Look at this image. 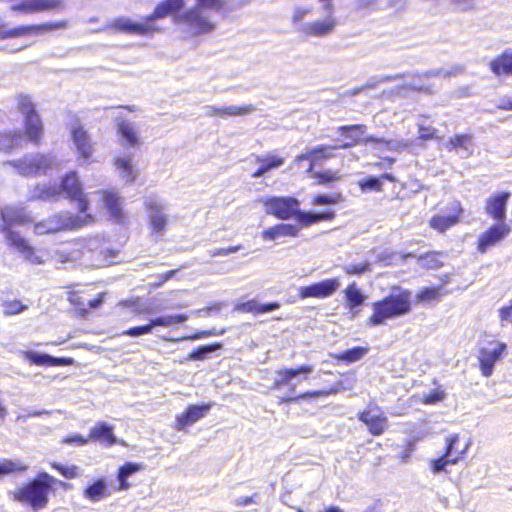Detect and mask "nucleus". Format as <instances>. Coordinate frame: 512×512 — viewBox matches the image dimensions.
Instances as JSON below:
<instances>
[{"instance_id":"38","label":"nucleus","mask_w":512,"mask_h":512,"mask_svg":"<svg viewBox=\"0 0 512 512\" xmlns=\"http://www.w3.org/2000/svg\"><path fill=\"white\" fill-rule=\"evenodd\" d=\"M280 307L278 302L259 304L256 300L251 299L235 306L234 310L240 313H251L253 315L263 314L276 310Z\"/></svg>"},{"instance_id":"12","label":"nucleus","mask_w":512,"mask_h":512,"mask_svg":"<svg viewBox=\"0 0 512 512\" xmlns=\"http://www.w3.org/2000/svg\"><path fill=\"white\" fill-rule=\"evenodd\" d=\"M66 27L67 21L65 20L43 22L39 24L19 25L0 32V39L18 38L23 36H37L52 32L54 30L64 29Z\"/></svg>"},{"instance_id":"26","label":"nucleus","mask_w":512,"mask_h":512,"mask_svg":"<svg viewBox=\"0 0 512 512\" xmlns=\"http://www.w3.org/2000/svg\"><path fill=\"white\" fill-rule=\"evenodd\" d=\"M211 407V404L189 405L182 414L176 417L173 425L174 429L177 431L186 430L188 426L202 419Z\"/></svg>"},{"instance_id":"32","label":"nucleus","mask_w":512,"mask_h":512,"mask_svg":"<svg viewBox=\"0 0 512 512\" xmlns=\"http://www.w3.org/2000/svg\"><path fill=\"white\" fill-rule=\"evenodd\" d=\"M104 299L105 293H99L86 304L77 292H71L69 294V301L74 308L76 316L80 318H86L91 310L99 308L104 302Z\"/></svg>"},{"instance_id":"51","label":"nucleus","mask_w":512,"mask_h":512,"mask_svg":"<svg viewBox=\"0 0 512 512\" xmlns=\"http://www.w3.org/2000/svg\"><path fill=\"white\" fill-rule=\"evenodd\" d=\"M50 466L67 479H74L79 476V469L76 465H63L58 462H52Z\"/></svg>"},{"instance_id":"29","label":"nucleus","mask_w":512,"mask_h":512,"mask_svg":"<svg viewBox=\"0 0 512 512\" xmlns=\"http://www.w3.org/2000/svg\"><path fill=\"white\" fill-rule=\"evenodd\" d=\"M254 161L258 164V168L251 173V176L253 178H260L266 173L283 166L285 158L275 152H272L266 155H255Z\"/></svg>"},{"instance_id":"7","label":"nucleus","mask_w":512,"mask_h":512,"mask_svg":"<svg viewBox=\"0 0 512 512\" xmlns=\"http://www.w3.org/2000/svg\"><path fill=\"white\" fill-rule=\"evenodd\" d=\"M94 214H73L56 212L47 218L37 221L33 225L35 235L56 234L60 232L76 231L95 223Z\"/></svg>"},{"instance_id":"36","label":"nucleus","mask_w":512,"mask_h":512,"mask_svg":"<svg viewBox=\"0 0 512 512\" xmlns=\"http://www.w3.org/2000/svg\"><path fill=\"white\" fill-rule=\"evenodd\" d=\"M117 133L120 137L121 144L125 147H137L140 145V138L135 127L125 121L121 120L117 123Z\"/></svg>"},{"instance_id":"9","label":"nucleus","mask_w":512,"mask_h":512,"mask_svg":"<svg viewBox=\"0 0 512 512\" xmlns=\"http://www.w3.org/2000/svg\"><path fill=\"white\" fill-rule=\"evenodd\" d=\"M367 130L365 124H351L338 127L337 132L344 137V140L334 145L336 149H351L358 144L367 145L369 143L388 145V141L375 136H364Z\"/></svg>"},{"instance_id":"50","label":"nucleus","mask_w":512,"mask_h":512,"mask_svg":"<svg viewBox=\"0 0 512 512\" xmlns=\"http://www.w3.org/2000/svg\"><path fill=\"white\" fill-rule=\"evenodd\" d=\"M442 296L440 287H424L417 293L418 301H435L439 300Z\"/></svg>"},{"instance_id":"41","label":"nucleus","mask_w":512,"mask_h":512,"mask_svg":"<svg viewBox=\"0 0 512 512\" xmlns=\"http://www.w3.org/2000/svg\"><path fill=\"white\" fill-rule=\"evenodd\" d=\"M442 253L439 251H429L418 256L419 265L426 270H435L441 268L444 263L441 260Z\"/></svg>"},{"instance_id":"16","label":"nucleus","mask_w":512,"mask_h":512,"mask_svg":"<svg viewBox=\"0 0 512 512\" xmlns=\"http://www.w3.org/2000/svg\"><path fill=\"white\" fill-rule=\"evenodd\" d=\"M511 233V227L505 222H497L483 231L476 241V249L479 253H486L491 247L496 246Z\"/></svg>"},{"instance_id":"6","label":"nucleus","mask_w":512,"mask_h":512,"mask_svg":"<svg viewBox=\"0 0 512 512\" xmlns=\"http://www.w3.org/2000/svg\"><path fill=\"white\" fill-rule=\"evenodd\" d=\"M75 204L79 214H93L91 212L88 194L84 191L83 184L75 171H69L61 178L59 189L53 186L42 187L36 197L42 200L57 198L59 193Z\"/></svg>"},{"instance_id":"5","label":"nucleus","mask_w":512,"mask_h":512,"mask_svg":"<svg viewBox=\"0 0 512 512\" xmlns=\"http://www.w3.org/2000/svg\"><path fill=\"white\" fill-rule=\"evenodd\" d=\"M56 482L57 480L47 472H39L34 478L15 488L11 492V499L31 508L34 512L42 510L49 504Z\"/></svg>"},{"instance_id":"28","label":"nucleus","mask_w":512,"mask_h":512,"mask_svg":"<svg viewBox=\"0 0 512 512\" xmlns=\"http://www.w3.org/2000/svg\"><path fill=\"white\" fill-rule=\"evenodd\" d=\"M336 25L335 17L332 13L328 12L325 19L306 23L302 28V32L305 36L324 37L332 33Z\"/></svg>"},{"instance_id":"56","label":"nucleus","mask_w":512,"mask_h":512,"mask_svg":"<svg viewBox=\"0 0 512 512\" xmlns=\"http://www.w3.org/2000/svg\"><path fill=\"white\" fill-rule=\"evenodd\" d=\"M255 108L252 104L242 106H228L225 107V117L244 116L253 111Z\"/></svg>"},{"instance_id":"52","label":"nucleus","mask_w":512,"mask_h":512,"mask_svg":"<svg viewBox=\"0 0 512 512\" xmlns=\"http://www.w3.org/2000/svg\"><path fill=\"white\" fill-rule=\"evenodd\" d=\"M167 224V219L163 214H153L149 218V226L154 234H161L164 232Z\"/></svg>"},{"instance_id":"45","label":"nucleus","mask_w":512,"mask_h":512,"mask_svg":"<svg viewBox=\"0 0 512 512\" xmlns=\"http://www.w3.org/2000/svg\"><path fill=\"white\" fill-rule=\"evenodd\" d=\"M19 252L25 261H28L32 264H42L43 259L41 256L37 254L36 249L30 244V242L25 239L22 244L16 249Z\"/></svg>"},{"instance_id":"44","label":"nucleus","mask_w":512,"mask_h":512,"mask_svg":"<svg viewBox=\"0 0 512 512\" xmlns=\"http://www.w3.org/2000/svg\"><path fill=\"white\" fill-rule=\"evenodd\" d=\"M19 252L25 261H28L32 264H42L43 259L41 256L37 254L36 249L30 244V242L25 239L22 244L16 249Z\"/></svg>"},{"instance_id":"61","label":"nucleus","mask_w":512,"mask_h":512,"mask_svg":"<svg viewBox=\"0 0 512 512\" xmlns=\"http://www.w3.org/2000/svg\"><path fill=\"white\" fill-rule=\"evenodd\" d=\"M25 466L12 460H4L0 463V474H9L15 471L24 470Z\"/></svg>"},{"instance_id":"49","label":"nucleus","mask_w":512,"mask_h":512,"mask_svg":"<svg viewBox=\"0 0 512 512\" xmlns=\"http://www.w3.org/2000/svg\"><path fill=\"white\" fill-rule=\"evenodd\" d=\"M0 232L4 235L6 244L14 250H16L26 239L19 232L13 229H8L7 227H5V231Z\"/></svg>"},{"instance_id":"31","label":"nucleus","mask_w":512,"mask_h":512,"mask_svg":"<svg viewBox=\"0 0 512 512\" xmlns=\"http://www.w3.org/2000/svg\"><path fill=\"white\" fill-rule=\"evenodd\" d=\"M186 5V0H161L156 4L147 20L154 23L155 20L163 19L171 15H177Z\"/></svg>"},{"instance_id":"58","label":"nucleus","mask_w":512,"mask_h":512,"mask_svg":"<svg viewBox=\"0 0 512 512\" xmlns=\"http://www.w3.org/2000/svg\"><path fill=\"white\" fill-rule=\"evenodd\" d=\"M371 267L369 262L364 261L356 264H350L343 267V271L348 275H362L363 273L370 271Z\"/></svg>"},{"instance_id":"63","label":"nucleus","mask_w":512,"mask_h":512,"mask_svg":"<svg viewBox=\"0 0 512 512\" xmlns=\"http://www.w3.org/2000/svg\"><path fill=\"white\" fill-rule=\"evenodd\" d=\"M241 249H242L241 245L229 246L227 248H218V249L213 250L210 253V256L211 257L226 256V255H229V254H232V253H236V252H238Z\"/></svg>"},{"instance_id":"21","label":"nucleus","mask_w":512,"mask_h":512,"mask_svg":"<svg viewBox=\"0 0 512 512\" xmlns=\"http://www.w3.org/2000/svg\"><path fill=\"white\" fill-rule=\"evenodd\" d=\"M0 231L5 227L12 229L16 225H34L35 221L31 213L25 207H8L0 212Z\"/></svg>"},{"instance_id":"1","label":"nucleus","mask_w":512,"mask_h":512,"mask_svg":"<svg viewBox=\"0 0 512 512\" xmlns=\"http://www.w3.org/2000/svg\"><path fill=\"white\" fill-rule=\"evenodd\" d=\"M15 100L16 109L23 117V129L22 132L15 129L0 130V151L3 152L20 148L23 142L39 147L44 141L45 126L32 96L19 93Z\"/></svg>"},{"instance_id":"47","label":"nucleus","mask_w":512,"mask_h":512,"mask_svg":"<svg viewBox=\"0 0 512 512\" xmlns=\"http://www.w3.org/2000/svg\"><path fill=\"white\" fill-rule=\"evenodd\" d=\"M2 307L5 316L20 314L28 309V305L19 299L6 300L2 303Z\"/></svg>"},{"instance_id":"62","label":"nucleus","mask_w":512,"mask_h":512,"mask_svg":"<svg viewBox=\"0 0 512 512\" xmlns=\"http://www.w3.org/2000/svg\"><path fill=\"white\" fill-rule=\"evenodd\" d=\"M418 133L421 140L427 141L435 137L436 129L431 126L419 125Z\"/></svg>"},{"instance_id":"3","label":"nucleus","mask_w":512,"mask_h":512,"mask_svg":"<svg viewBox=\"0 0 512 512\" xmlns=\"http://www.w3.org/2000/svg\"><path fill=\"white\" fill-rule=\"evenodd\" d=\"M411 310V292L402 287L393 286L387 295L372 302L371 313L366 318L365 323L368 327L382 326L389 320L409 314Z\"/></svg>"},{"instance_id":"34","label":"nucleus","mask_w":512,"mask_h":512,"mask_svg":"<svg viewBox=\"0 0 512 512\" xmlns=\"http://www.w3.org/2000/svg\"><path fill=\"white\" fill-rule=\"evenodd\" d=\"M384 181L397 182V178L391 173H383L379 176H368L357 182L359 189L363 192H382Z\"/></svg>"},{"instance_id":"54","label":"nucleus","mask_w":512,"mask_h":512,"mask_svg":"<svg viewBox=\"0 0 512 512\" xmlns=\"http://www.w3.org/2000/svg\"><path fill=\"white\" fill-rule=\"evenodd\" d=\"M472 136L470 134H455L449 141V149L466 148L471 143Z\"/></svg>"},{"instance_id":"35","label":"nucleus","mask_w":512,"mask_h":512,"mask_svg":"<svg viewBox=\"0 0 512 512\" xmlns=\"http://www.w3.org/2000/svg\"><path fill=\"white\" fill-rule=\"evenodd\" d=\"M299 226L296 224L280 223L276 224L262 232V237L266 240H276L279 237H297Z\"/></svg>"},{"instance_id":"57","label":"nucleus","mask_w":512,"mask_h":512,"mask_svg":"<svg viewBox=\"0 0 512 512\" xmlns=\"http://www.w3.org/2000/svg\"><path fill=\"white\" fill-rule=\"evenodd\" d=\"M225 0H196V7L201 10H213V11H221L225 7Z\"/></svg>"},{"instance_id":"64","label":"nucleus","mask_w":512,"mask_h":512,"mask_svg":"<svg viewBox=\"0 0 512 512\" xmlns=\"http://www.w3.org/2000/svg\"><path fill=\"white\" fill-rule=\"evenodd\" d=\"M499 317L502 322H509L512 324V299L505 306L499 309Z\"/></svg>"},{"instance_id":"17","label":"nucleus","mask_w":512,"mask_h":512,"mask_svg":"<svg viewBox=\"0 0 512 512\" xmlns=\"http://www.w3.org/2000/svg\"><path fill=\"white\" fill-rule=\"evenodd\" d=\"M188 319L186 314L159 316L152 318L148 323L140 326L130 327L123 332V335L130 337H138L140 335L149 334L153 331L154 327H168L173 324L183 323Z\"/></svg>"},{"instance_id":"19","label":"nucleus","mask_w":512,"mask_h":512,"mask_svg":"<svg viewBox=\"0 0 512 512\" xmlns=\"http://www.w3.org/2000/svg\"><path fill=\"white\" fill-rule=\"evenodd\" d=\"M65 7V0H27L13 3L11 11L22 14H33L43 11H60Z\"/></svg>"},{"instance_id":"59","label":"nucleus","mask_w":512,"mask_h":512,"mask_svg":"<svg viewBox=\"0 0 512 512\" xmlns=\"http://www.w3.org/2000/svg\"><path fill=\"white\" fill-rule=\"evenodd\" d=\"M179 270L180 269H172L159 275L158 278L153 283H151V288L158 289L162 287L167 281L174 278Z\"/></svg>"},{"instance_id":"18","label":"nucleus","mask_w":512,"mask_h":512,"mask_svg":"<svg viewBox=\"0 0 512 512\" xmlns=\"http://www.w3.org/2000/svg\"><path fill=\"white\" fill-rule=\"evenodd\" d=\"M335 146L331 145H317L311 149H308L305 153H301L295 156L293 164L300 166L305 160L308 161L306 168L307 173H313L315 166L332 157V151L335 150Z\"/></svg>"},{"instance_id":"48","label":"nucleus","mask_w":512,"mask_h":512,"mask_svg":"<svg viewBox=\"0 0 512 512\" xmlns=\"http://www.w3.org/2000/svg\"><path fill=\"white\" fill-rule=\"evenodd\" d=\"M23 358L31 365L51 366V355L39 354L33 351L22 352Z\"/></svg>"},{"instance_id":"46","label":"nucleus","mask_w":512,"mask_h":512,"mask_svg":"<svg viewBox=\"0 0 512 512\" xmlns=\"http://www.w3.org/2000/svg\"><path fill=\"white\" fill-rule=\"evenodd\" d=\"M343 201V196L339 192L331 194H316L311 199V204L318 205H334Z\"/></svg>"},{"instance_id":"27","label":"nucleus","mask_w":512,"mask_h":512,"mask_svg":"<svg viewBox=\"0 0 512 512\" xmlns=\"http://www.w3.org/2000/svg\"><path fill=\"white\" fill-rule=\"evenodd\" d=\"M89 442L99 443L105 447H111L117 443L113 427L104 421L96 422L89 430Z\"/></svg>"},{"instance_id":"60","label":"nucleus","mask_w":512,"mask_h":512,"mask_svg":"<svg viewBox=\"0 0 512 512\" xmlns=\"http://www.w3.org/2000/svg\"><path fill=\"white\" fill-rule=\"evenodd\" d=\"M63 444L84 446L89 443L88 435L82 436L80 434H71L62 438Z\"/></svg>"},{"instance_id":"10","label":"nucleus","mask_w":512,"mask_h":512,"mask_svg":"<svg viewBox=\"0 0 512 512\" xmlns=\"http://www.w3.org/2000/svg\"><path fill=\"white\" fill-rule=\"evenodd\" d=\"M358 420L363 423L372 436H380L389 428V421L384 410L375 403H369L357 414Z\"/></svg>"},{"instance_id":"13","label":"nucleus","mask_w":512,"mask_h":512,"mask_svg":"<svg viewBox=\"0 0 512 512\" xmlns=\"http://www.w3.org/2000/svg\"><path fill=\"white\" fill-rule=\"evenodd\" d=\"M11 165L20 175L32 177L47 172L52 166V161L47 154L38 153L31 157L14 160Z\"/></svg>"},{"instance_id":"43","label":"nucleus","mask_w":512,"mask_h":512,"mask_svg":"<svg viewBox=\"0 0 512 512\" xmlns=\"http://www.w3.org/2000/svg\"><path fill=\"white\" fill-rule=\"evenodd\" d=\"M368 347L356 346L338 353L335 358L345 363H353L360 360L368 352Z\"/></svg>"},{"instance_id":"40","label":"nucleus","mask_w":512,"mask_h":512,"mask_svg":"<svg viewBox=\"0 0 512 512\" xmlns=\"http://www.w3.org/2000/svg\"><path fill=\"white\" fill-rule=\"evenodd\" d=\"M142 466L135 462H126L118 469L117 479L119 482L118 490H127L130 488V484L127 478L141 470Z\"/></svg>"},{"instance_id":"24","label":"nucleus","mask_w":512,"mask_h":512,"mask_svg":"<svg viewBox=\"0 0 512 512\" xmlns=\"http://www.w3.org/2000/svg\"><path fill=\"white\" fill-rule=\"evenodd\" d=\"M510 197L511 193L509 191H499L491 194L485 201L486 214L497 222H503Z\"/></svg>"},{"instance_id":"39","label":"nucleus","mask_w":512,"mask_h":512,"mask_svg":"<svg viewBox=\"0 0 512 512\" xmlns=\"http://www.w3.org/2000/svg\"><path fill=\"white\" fill-rule=\"evenodd\" d=\"M110 494L111 490L103 478H99L89 484L83 492L84 497L91 502L100 501L101 499L110 496Z\"/></svg>"},{"instance_id":"4","label":"nucleus","mask_w":512,"mask_h":512,"mask_svg":"<svg viewBox=\"0 0 512 512\" xmlns=\"http://www.w3.org/2000/svg\"><path fill=\"white\" fill-rule=\"evenodd\" d=\"M313 371V366L303 364L296 367H284L276 371V378L270 385V390L280 391L286 388V393L278 396V405L297 403L300 400L327 397L338 392L337 388L310 390L297 393L296 384L292 381L298 375H308Z\"/></svg>"},{"instance_id":"15","label":"nucleus","mask_w":512,"mask_h":512,"mask_svg":"<svg viewBox=\"0 0 512 512\" xmlns=\"http://www.w3.org/2000/svg\"><path fill=\"white\" fill-rule=\"evenodd\" d=\"M340 285L341 282L338 277L323 279L307 286H301L298 289V297L300 299H325L334 295Z\"/></svg>"},{"instance_id":"2","label":"nucleus","mask_w":512,"mask_h":512,"mask_svg":"<svg viewBox=\"0 0 512 512\" xmlns=\"http://www.w3.org/2000/svg\"><path fill=\"white\" fill-rule=\"evenodd\" d=\"M265 211L280 220L294 219L299 227H309L322 221H332L335 211L326 209L319 213L302 211L300 201L293 196H270L262 201Z\"/></svg>"},{"instance_id":"42","label":"nucleus","mask_w":512,"mask_h":512,"mask_svg":"<svg viewBox=\"0 0 512 512\" xmlns=\"http://www.w3.org/2000/svg\"><path fill=\"white\" fill-rule=\"evenodd\" d=\"M115 166L121 172L122 177L128 182H133L137 177L131 158L119 157L115 159Z\"/></svg>"},{"instance_id":"53","label":"nucleus","mask_w":512,"mask_h":512,"mask_svg":"<svg viewBox=\"0 0 512 512\" xmlns=\"http://www.w3.org/2000/svg\"><path fill=\"white\" fill-rule=\"evenodd\" d=\"M221 347V343L199 346L189 354V358L193 360H203L207 353L218 350Z\"/></svg>"},{"instance_id":"22","label":"nucleus","mask_w":512,"mask_h":512,"mask_svg":"<svg viewBox=\"0 0 512 512\" xmlns=\"http://www.w3.org/2000/svg\"><path fill=\"white\" fill-rule=\"evenodd\" d=\"M459 434H452L446 438L444 453L430 461L434 473L445 470L447 465H455L461 460V453H454V444H458Z\"/></svg>"},{"instance_id":"25","label":"nucleus","mask_w":512,"mask_h":512,"mask_svg":"<svg viewBox=\"0 0 512 512\" xmlns=\"http://www.w3.org/2000/svg\"><path fill=\"white\" fill-rule=\"evenodd\" d=\"M464 210L459 201H457L453 208L452 212L449 215H440L436 214L433 215L429 221L428 225L430 228L434 229L435 231L439 233H444L448 229L452 228L453 226L460 223L462 216H463Z\"/></svg>"},{"instance_id":"11","label":"nucleus","mask_w":512,"mask_h":512,"mask_svg":"<svg viewBox=\"0 0 512 512\" xmlns=\"http://www.w3.org/2000/svg\"><path fill=\"white\" fill-rule=\"evenodd\" d=\"M507 344L502 341H491L488 347H482L478 351V365L481 374L490 377L493 374L494 366L507 354Z\"/></svg>"},{"instance_id":"37","label":"nucleus","mask_w":512,"mask_h":512,"mask_svg":"<svg viewBox=\"0 0 512 512\" xmlns=\"http://www.w3.org/2000/svg\"><path fill=\"white\" fill-rule=\"evenodd\" d=\"M308 174L313 179V185L318 187L330 188L342 179L341 173L338 170L332 169L313 171V173Z\"/></svg>"},{"instance_id":"55","label":"nucleus","mask_w":512,"mask_h":512,"mask_svg":"<svg viewBox=\"0 0 512 512\" xmlns=\"http://www.w3.org/2000/svg\"><path fill=\"white\" fill-rule=\"evenodd\" d=\"M445 398V392L440 387L432 389L427 394H424L421 402L424 404L432 405L442 401Z\"/></svg>"},{"instance_id":"30","label":"nucleus","mask_w":512,"mask_h":512,"mask_svg":"<svg viewBox=\"0 0 512 512\" xmlns=\"http://www.w3.org/2000/svg\"><path fill=\"white\" fill-rule=\"evenodd\" d=\"M344 306L352 316L360 313L364 305L366 296L357 286L356 282H351L343 290Z\"/></svg>"},{"instance_id":"20","label":"nucleus","mask_w":512,"mask_h":512,"mask_svg":"<svg viewBox=\"0 0 512 512\" xmlns=\"http://www.w3.org/2000/svg\"><path fill=\"white\" fill-rule=\"evenodd\" d=\"M101 202L107 210L110 220L125 224L127 217L123 209L122 198L118 192L112 189H106L99 192Z\"/></svg>"},{"instance_id":"8","label":"nucleus","mask_w":512,"mask_h":512,"mask_svg":"<svg viewBox=\"0 0 512 512\" xmlns=\"http://www.w3.org/2000/svg\"><path fill=\"white\" fill-rule=\"evenodd\" d=\"M104 29L112 34H128L136 36H152L161 31L155 23H150L145 16L141 22L132 21L128 17H116L108 22Z\"/></svg>"},{"instance_id":"23","label":"nucleus","mask_w":512,"mask_h":512,"mask_svg":"<svg viewBox=\"0 0 512 512\" xmlns=\"http://www.w3.org/2000/svg\"><path fill=\"white\" fill-rule=\"evenodd\" d=\"M70 137L76 147L77 157L84 162L91 161L93 144L85 128L80 124L73 126L70 129Z\"/></svg>"},{"instance_id":"33","label":"nucleus","mask_w":512,"mask_h":512,"mask_svg":"<svg viewBox=\"0 0 512 512\" xmlns=\"http://www.w3.org/2000/svg\"><path fill=\"white\" fill-rule=\"evenodd\" d=\"M488 66L496 77L512 76V50H503L489 62Z\"/></svg>"},{"instance_id":"14","label":"nucleus","mask_w":512,"mask_h":512,"mask_svg":"<svg viewBox=\"0 0 512 512\" xmlns=\"http://www.w3.org/2000/svg\"><path fill=\"white\" fill-rule=\"evenodd\" d=\"M175 20L185 24L195 35L210 33L215 28L214 24L203 14L202 10L196 6L178 14Z\"/></svg>"}]
</instances>
